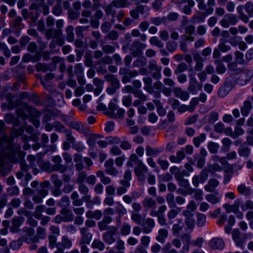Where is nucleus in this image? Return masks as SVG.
Returning <instances> with one entry per match:
<instances>
[{
	"label": "nucleus",
	"instance_id": "obj_1",
	"mask_svg": "<svg viewBox=\"0 0 253 253\" xmlns=\"http://www.w3.org/2000/svg\"><path fill=\"white\" fill-rule=\"evenodd\" d=\"M9 147L10 148V151L7 155V157L14 162L17 161L18 159L21 160L25 156V153L21 151L19 146H15L11 148L10 145Z\"/></svg>",
	"mask_w": 253,
	"mask_h": 253
},
{
	"label": "nucleus",
	"instance_id": "obj_2",
	"mask_svg": "<svg viewBox=\"0 0 253 253\" xmlns=\"http://www.w3.org/2000/svg\"><path fill=\"white\" fill-rule=\"evenodd\" d=\"M124 93L132 92L135 97L138 98L140 100H135L133 103V105L137 106L140 104V101H144L147 99L146 96L142 93V91L139 90L134 91L133 87L131 86H126L123 90Z\"/></svg>",
	"mask_w": 253,
	"mask_h": 253
},
{
	"label": "nucleus",
	"instance_id": "obj_3",
	"mask_svg": "<svg viewBox=\"0 0 253 253\" xmlns=\"http://www.w3.org/2000/svg\"><path fill=\"white\" fill-rule=\"evenodd\" d=\"M134 171L137 177L138 180L142 183L145 181L146 178L144 173H147L148 171V169L142 162H139V164L136 165Z\"/></svg>",
	"mask_w": 253,
	"mask_h": 253
},
{
	"label": "nucleus",
	"instance_id": "obj_4",
	"mask_svg": "<svg viewBox=\"0 0 253 253\" xmlns=\"http://www.w3.org/2000/svg\"><path fill=\"white\" fill-rule=\"evenodd\" d=\"M196 1L198 2V8L200 9L205 10V17L213 13L214 11L213 6L215 4L214 0H208V4L209 6V7L207 8H206L204 0H196Z\"/></svg>",
	"mask_w": 253,
	"mask_h": 253
},
{
	"label": "nucleus",
	"instance_id": "obj_5",
	"mask_svg": "<svg viewBox=\"0 0 253 253\" xmlns=\"http://www.w3.org/2000/svg\"><path fill=\"white\" fill-rule=\"evenodd\" d=\"M237 22L238 20L236 15L232 14H228L223 17L220 23L222 27L227 28L230 25H236Z\"/></svg>",
	"mask_w": 253,
	"mask_h": 253
},
{
	"label": "nucleus",
	"instance_id": "obj_6",
	"mask_svg": "<svg viewBox=\"0 0 253 253\" xmlns=\"http://www.w3.org/2000/svg\"><path fill=\"white\" fill-rule=\"evenodd\" d=\"M56 25L58 30L55 32L53 38L55 40L57 44L61 46L64 43V40L61 35L60 29L63 27L64 21L62 19L57 20L56 22Z\"/></svg>",
	"mask_w": 253,
	"mask_h": 253
},
{
	"label": "nucleus",
	"instance_id": "obj_7",
	"mask_svg": "<svg viewBox=\"0 0 253 253\" xmlns=\"http://www.w3.org/2000/svg\"><path fill=\"white\" fill-rule=\"evenodd\" d=\"M72 246L71 241L68 238L67 236H63L62 241L56 244V247L57 250L56 253H64L63 250L64 249H69Z\"/></svg>",
	"mask_w": 253,
	"mask_h": 253
},
{
	"label": "nucleus",
	"instance_id": "obj_8",
	"mask_svg": "<svg viewBox=\"0 0 253 253\" xmlns=\"http://www.w3.org/2000/svg\"><path fill=\"white\" fill-rule=\"evenodd\" d=\"M23 231L25 235L23 236L24 240L28 243L31 244L38 242V239L37 236L34 235L35 231L32 228L25 227Z\"/></svg>",
	"mask_w": 253,
	"mask_h": 253
},
{
	"label": "nucleus",
	"instance_id": "obj_9",
	"mask_svg": "<svg viewBox=\"0 0 253 253\" xmlns=\"http://www.w3.org/2000/svg\"><path fill=\"white\" fill-rule=\"evenodd\" d=\"M181 4L179 5L180 10L184 14L189 15L191 13V8L195 3L192 0H180Z\"/></svg>",
	"mask_w": 253,
	"mask_h": 253
},
{
	"label": "nucleus",
	"instance_id": "obj_10",
	"mask_svg": "<svg viewBox=\"0 0 253 253\" xmlns=\"http://www.w3.org/2000/svg\"><path fill=\"white\" fill-rule=\"evenodd\" d=\"M70 126L84 135H88L90 132V129L81 122L73 121L70 123Z\"/></svg>",
	"mask_w": 253,
	"mask_h": 253
},
{
	"label": "nucleus",
	"instance_id": "obj_11",
	"mask_svg": "<svg viewBox=\"0 0 253 253\" xmlns=\"http://www.w3.org/2000/svg\"><path fill=\"white\" fill-rule=\"evenodd\" d=\"M82 238L79 241V245L89 244L92 237V234L88 232L86 227H82L80 229Z\"/></svg>",
	"mask_w": 253,
	"mask_h": 253
},
{
	"label": "nucleus",
	"instance_id": "obj_12",
	"mask_svg": "<svg viewBox=\"0 0 253 253\" xmlns=\"http://www.w3.org/2000/svg\"><path fill=\"white\" fill-rule=\"evenodd\" d=\"M120 74L124 75L122 78V82L124 84H126L129 80L138 75V73L136 70L130 71L126 70V69H122L120 70Z\"/></svg>",
	"mask_w": 253,
	"mask_h": 253
},
{
	"label": "nucleus",
	"instance_id": "obj_13",
	"mask_svg": "<svg viewBox=\"0 0 253 253\" xmlns=\"http://www.w3.org/2000/svg\"><path fill=\"white\" fill-rule=\"evenodd\" d=\"M106 173L116 176L118 173V169L114 167V160L112 159H109L107 160L104 164Z\"/></svg>",
	"mask_w": 253,
	"mask_h": 253
},
{
	"label": "nucleus",
	"instance_id": "obj_14",
	"mask_svg": "<svg viewBox=\"0 0 253 253\" xmlns=\"http://www.w3.org/2000/svg\"><path fill=\"white\" fill-rule=\"evenodd\" d=\"M232 235L233 239L236 243V245L241 248L243 249L245 243V239H242L240 237V232L239 230L238 229H234L232 231Z\"/></svg>",
	"mask_w": 253,
	"mask_h": 253
},
{
	"label": "nucleus",
	"instance_id": "obj_15",
	"mask_svg": "<svg viewBox=\"0 0 253 253\" xmlns=\"http://www.w3.org/2000/svg\"><path fill=\"white\" fill-rule=\"evenodd\" d=\"M197 205L194 200H191L186 206V209L182 212L184 216L194 215V211L197 209Z\"/></svg>",
	"mask_w": 253,
	"mask_h": 253
},
{
	"label": "nucleus",
	"instance_id": "obj_16",
	"mask_svg": "<svg viewBox=\"0 0 253 253\" xmlns=\"http://www.w3.org/2000/svg\"><path fill=\"white\" fill-rule=\"evenodd\" d=\"M14 98L10 94H7L6 96V103L3 104L2 106L3 109H7L8 110L13 109L15 107H17L18 106V103L17 101L16 102H13Z\"/></svg>",
	"mask_w": 253,
	"mask_h": 253
},
{
	"label": "nucleus",
	"instance_id": "obj_17",
	"mask_svg": "<svg viewBox=\"0 0 253 253\" xmlns=\"http://www.w3.org/2000/svg\"><path fill=\"white\" fill-rule=\"evenodd\" d=\"M210 247L214 250H222L225 246L223 240L221 238H213L210 242Z\"/></svg>",
	"mask_w": 253,
	"mask_h": 253
},
{
	"label": "nucleus",
	"instance_id": "obj_18",
	"mask_svg": "<svg viewBox=\"0 0 253 253\" xmlns=\"http://www.w3.org/2000/svg\"><path fill=\"white\" fill-rule=\"evenodd\" d=\"M146 47V45L139 42L133 43L132 45V54L134 56L142 55V50Z\"/></svg>",
	"mask_w": 253,
	"mask_h": 253
},
{
	"label": "nucleus",
	"instance_id": "obj_19",
	"mask_svg": "<svg viewBox=\"0 0 253 253\" xmlns=\"http://www.w3.org/2000/svg\"><path fill=\"white\" fill-rule=\"evenodd\" d=\"M24 219L22 217H17L14 218L12 221V226L10 227V231L12 233H16L19 231V227L23 222Z\"/></svg>",
	"mask_w": 253,
	"mask_h": 253
},
{
	"label": "nucleus",
	"instance_id": "obj_20",
	"mask_svg": "<svg viewBox=\"0 0 253 253\" xmlns=\"http://www.w3.org/2000/svg\"><path fill=\"white\" fill-rule=\"evenodd\" d=\"M169 235L168 231L164 228H161L158 230V235L157 236L156 239L159 243L164 244L166 239L168 238Z\"/></svg>",
	"mask_w": 253,
	"mask_h": 253
},
{
	"label": "nucleus",
	"instance_id": "obj_21",
	"mask_svg": "<svg viewBox=\"0 0 253 253\" xmlns=\"http://www.w3.org/2000/svg\"><path fill=\"white\" fill-rule=\"evenodd\" d=\"M64 218V222L72 221L74 219V214L67 208H63L60 211Z\"/></svg>",
	"mask_w": 253,
	"mask_h": 253
},
{
	"label": "nucleus",
	"instance_id": "obj_22",
	"mask_svg": "<svg viewBox=\"0 0 253 253\" xmlns=\"http://www.w3.org/2000/svg\"><path fill=\"white\" fill-rule=\"evenodd\" d=\"M219 185V181L215 179H211L209 180L207 184H206L204 189L209 192H213L215 187Z\"/></svg>",
	"mask_w": 253,
	"mask_h": 253
},
{
	"label": "nucleus",
	"instance_id": "obj_23",
	"mask_svg": "<svg viewBox=\"0 0 253 253\" xmlns=\"http://www.w3.org/2000/svg\"><path fill=\"white\" fill-rule=\"evenodd\" d=\"M149 67L151 70H154L155 71V73L153 75L154 78L159 79L160 78V72L161 70V68L157 66L156 62L155 61H151L149 63Z\"/></svg>",
	"mask_w": 253,
	"mask_h": 253
},
{
	"label": "nucleus",
	"instance_id": "obj_24",
	"mask_svg": "<svg viewBox=\"0 0 253 253\" xmlns=\"http://www.w3.org/2000/svg\"><path fill=\"white\" fill-rule=\"evenodd\" d=\"M238 192L245 196H249L252 193V189L251 187H247L244 184H241L239 185L237 188Z\"/></svg>",
	"mask_w": 253,
	"mask_h": 253
},
{
	"label": "nucleus",
	"instance_id": "obj_25",
	"mask_svg": "<svg viewBox=\"0 0 253 253\" xmlns=\"http://www.w3.org/2000/svg\"><path fill=\"white\" fill-rule=\"evenodd\" d=\"M185 31L186 35L183 36L182 38L186 41L192 42L194 38L192 35L195 31V27L193 26H189L186 28Z\"/></svg>",
	"mask_w": 253,
	"mask_h": 253
},
{
	"label": "nucleus",
	"instance_id": "obj_26",
	"mask_svg": "<svg viewBox=\"0 0 253 253\" xmlns=\"http://www.w3.org/2000/svg\"><path fill=\"white\" fill-rule=\"evenodd\" d=\"M145 223L148 227H145L143 228V232L146 234L150 233L152 229L155 226V222L154 220L151 218H147L145 220Z\"/></svg>",
	"mask_w": 253,
	"mask_h": 253
},
{
	"label": "nucleus",
	"instance_id": "obj_27",
	"mask_svg": "<svg viewBox=\"0 0 253 253\" xmlns=\"http://www.w3.org/2000/svg\"><path fill=\"white\" fill-rule=\"evenodd\" d=\"M239 205L240 201L236 200L233 205H231L228 204H225L223 205V207L226 210L227 213H230L231 212H234L235 211H237Z\"/></svg>",
	"mask_w": 253,
	"mask_h": 253
},
{
	"label": "nucleus",
	"instance_id": "obj_28",
	"mask_svg": "<svg viewBox=\"0 0 253 253\" xmlns=\"http://www.w3.org/2000/svg\"><path fill=\"white\" fill-rule=\"evenodd\" d=\"M125 112H104L105 115L113 119H123Z\"/></svg>",
	"mask_w": 253,
	"mask_h": 253
},
{
	"label": "nucleus",
	"instance_id": "obj_29",
	"mask_svg": "<svg viewBox=\"0 0 253 253\" xmlns=\"http://www.w3.org/2000/svg\"><path fill=\"white\" fill-rule=\"evenodd\" d=\"M143 207L149 209L156 206V202L152 198L146 197L142 202Z\"/></svg>",
	"mask_w": 253,
	"mask_h": 253
},
{
	"label": "nucleus",
	"instance_id": "obj_30",
	"mask_svg": "<svg viewBox=\"0 0 253 253\" xmlns=\"http://www.w3.org/2000/svg\"><path fill=\"white\" fill-rule=\"evenodd\" d=\"M170 172L174 175L176 180L184 176V171H182L179 168L173 166L169 169Z\"/></svg>",
	"mask_w": 253,
	"mask_h": 253
},
{
	"label": "nucleus",
	"instance_id": "obj_31",
	"mask_svg": "<svg viewBox=\"0 0 253 253\" xmlns=\"http://www.w3.org/2000/svg\"><path fill=\"white\" fill-rule=\"evenodd\" d=\"M91 247L92 249H98L99 251H103L105 245L103 242L98 239H94L92 241Z\"/></svg>",
	"mask_w": 253,
	"mask_h": 253
},
{
	"label": "nucleus",
	"instance_id": "obj_32",
	"mask_svg": "<svg viewBox=\"0 0 253 253\" xmlns=\"http://www.w3.org/2000/svg\"><path fill=\"white\" fill-rule=\"evenodd\" d=\"M52 61L55 64L59 63V69L61 73H64L66 70V66L65 64V59L58 56L52 58Z\"/></svg>",
	"mask_w": 253,
	"mask_h": 253
},
{
	"label": "nucleus",
	"instance_id": "obj_33",
	"mask_svg": "<svg viewBox=\"0 0 253 253\" xmlns=\"http://www.w3.org/2000/svg\"><path fill=\"white\" fill-rule=\"evenodd\" d=\"M88 136L87 139V143L90 147H93L95 144V141L97 139L101 138V135L97 134H92L91 132L89 133L88 135H85Z\"/></svg>",
	"mask_w": 253,
	"mask_h": 253
},
{
	"label": "nucleus",
	"instance_id": "obj_34",
	"mask_svg": "<svg viewBox=\"0 0 253 253\" xmlns=\"http://www.w3.org/2000/svg\"><path fill=\"white\" fill-rule=\"evenodd\" d=\"M250 149L245 144H243L240 146L238 149V153L241 157H248L250 154Z\"/></svg>",
	"mask_w": 253,
	"mask_h": 253
},
{
	"label": "nucleus",
	"instance_id": "obj_35",
	"mask_svg": "<svg viewBox=\"0 0 253 253\" xmlns=\"http://www.w3.org/2000/svg\"><path fill=\"white\" fill-rule=\"evenodd\" d=\"M130 225L126 222H123L120 229L121 235H122V236L128 235L130 233Z\"/></svg>",
	"mask_w": 253,
	"mask_h": 253
},
{
	"label": "nucleus",
	"instance_id": "obj_36",
	"mask_svg": "<svg viewBox=\"0 0 253 253\" xmlns=\"http://www.w3.org/2000/svg\"><path fill=\"white\" fill-rule=\"evenodd\" d=\"M115 204V213L116 212L120 216L125 215L127 212V210L124 206L119 202H117Z\"/></svg>",
	"mask_w": 253,
	"mask_h": 253
},
{
	"label": "nucleus",
	"instance_id": "obj_37",
	"mask_svg": "<svg viewBox=\"0 0 253 253\" xmlns=\"http://www.w3.org/2000/svg\"><path fill=\"white\" fill-rule=\"evenodd\" d=\"M175 94L177 97L180 98L183 101H186L189 98V94L187 92L183 91L179 88L175 89Z\"/></svg>",
	"mask_w": 253,
	"mask_h": 253
},
{
	"label": "nucleus",
	"instance_id": "obj_38",
	"mask_svg": "<svg viewBox=\"0 0 253 253\" xmlns=\"http://www.w3.org/2000/svg\"><path fill=\"white\" fill-rule=\"evenodd\" d=\"M96 175L100 178V181L105 185L109 184L111 182V178L106 176L101 170L97 171Z\"/></svg>",
	"mask_w": 253,
	"mask_h": 253
},
{
	"label": "nucleus",
	"instance_id": "obj_39",
	"mask_svg": "<svg viewBox=\"0 0 253 253\" xmlns=\"http://www.w3.org/2000/svg\"><path fill=\"white\" fill-rule=\"evenodd\" d=\"M143 82L145 84V86L144 87V89L150 94H153V91L151 87V84L152 82L151 78L149 77H145L143 78Z\"/></svg>",
	"mask_w": 253,
	"mask_h": 253
},
{
	"label": "nucleus",
	"instance_id": "obj_40",
	"mask_svg": "<svg viewBox=\"0 0 253 253\" xmlns=\"http://www.w3.org/2000/svg\"><path fill=\"white\" fill-rule=\"evenodd\" d=\"M207 147L210 153L214 154L217 153L219 145L217 143L211 141L208 143Z\"/></svg>",
	"mask_w": 253,
	"mask_h": 253
},
{
	"label": "nucleus",
	"instance_id": "obj_41",
	"mask_svg": "<svg viewBox=\"0 0 253 253\" xmlns=\"http://www.w3.org/2000/svg\"><path fill=\"white\" fill-rule=\"evenodd\" d=\"M208 169L211 173H214L216 171H220L223 168L217 163H214L208 166Z\"/></svg>",
	"mask_w": 253,
	"mask_h": 253
},
{
	"label": "nucleus",
	"instance_id": "obj_42",
	"mask_svg": "<svg viewBox=\"0 0 253 253\" xmlns=\"http://www.w3.org/2000/svg\"><path fill=\"white\" fill-rule=\"evenodd\" d=\"M40 56L39 54H37L36 56L33 57L29 54H25L22 58V61L25 63L32 61L33 62H36L40 59Z\"/></svg>",
	"mask_w": 253,
	"mask_h": 253
},
{
	"label": "nucleus",
	"instance_id": "obj_43",
	"mask_svg": "<svg viewBox=\"0 0 253 253\" xmlns=\"http://www.w3.org/2000/svg\"><path fill=\"white\" fill-rule=\"evenodd\" d=\"M206 200L212 205H215L220 201V198L216 195L212 194H209L206 196Z\"/></svg>",
	"mask_w": 253,
	"mask_h": 253
},
{
	"label": "nucleus",
	"instance_id": "obj_44",
	"mask_svg": "<svg viewBox=\"0 0 253 253\" xmlns=\"http://www.w3.org/2000/svg\"><path fill=\"white\" fill-rule=\"evenodd\" d=\"M70 201L68 196H64L58 201L57 206L63 208H67L70 205Z\"/></svg>",
	"mask_w": 253,
	"mask_h": 253
},
{
	"label": "nucleus",
	"instance_id": "obj_45",
	"mask_svg": "<svg viewBox=\"0 0 253 253\" xmlns=\"http://www.w3.org/2000/svg\"><path fill=\"white\" fill-rule=\"evenodd\" d=\"M206 222V216L201 213L197 214V225L199 227H203Z\"/></svg>",
	"mask_w": 253,
	"mask_h": 253
},
{
	"label": "nucleus",
	"instance_id": "obj_46",
	"mask_svg": "<svg viewBox=\"0 0 253 253\" xmlns=\"http://www.w3.org/2000/svg\"><path fill=\"white\" fill-rule=\"evenodd\" d=\"M183 225L175 223L172 227V233L174 236L177 237L180 235V232L183 229Z\"/></svg>",
	"mask_w": 253,
	"mask_h": 253
},
{
	"label": "nucleus",
	"instance_id": "obj_47",
	"mask_svg": "<svg viewBox=\"0 0 253 253\" xmlns=\"http://www.w3.org/2000/svg\"><path fill=\"white\" fill-rule=\"evenodd\" d=\"M224 172L223 181L224 184H226L229 183L233 175V171L232 169L228 170L226 169Z\"/></svg>",
	"mask_w": 253,
	"mask_h": 253
},
{
	"label": "nucleus",
	"instance_id": "obj_48",
	"mask_svg": "<svg viewBox=\"0 0 253 253\" xmlns=\"http://www.w3.org/2000/svg\"><path fill=\"white\" fill-rule=\"evenodd\" d=\"M118 104L119 101L117 99H112L109 104L110 111H124V110L119 108Z\"/></svg>",
	"mask_w": 253,
	"mask_h": 253
},
{
	"label": "nucleus",
	"instance_id": "obj_49",
	"mask_svg": "<svg viewBox=\"0 0 253 253\" xmlns=\"http://www.w3.org/2000/svg\"><path fill=\"white\" fill-rule=\"evenodd\" d=\"M102 238L103 241L109 245L113 244L116 241V239L114 236L105 233L103 234Z\"/></svg>",
	"mask_w": 253,
	"mask_h": 253
},
{
	"label": "nucleus",
	"instance_id": "obj_50",
	"mask_svg": "<svg viewBox=\"0 0 253 253\" xmlns=\"http://www.w3.org/2000/svg\"><path fill=\"white\" fill-rule=\"evenodd\" d=\"M67 40L69 42H72L74 39V28L72 26H69L66 28Z\"/></svg>",
	"mask_w": 253,
	"mask_h": 253
},
{
	"label": "nucleus",
	"instance_id": "obj_51",
	"mask_svg": "<svg viewBox=\"0 0 253 253\" xmlns=\"http://www.w3.org/2000/svg\"><path fill=\"white\" fill-rule=\"evenodd\" d=\"M221 142L223 144V146L221 148L222 151L224 152L228 151L232 144L231 140L228 138H224L221 140Z\"/></svg>",
	"mask_w": 253,
	"mask_h": 253
},
{
	"label": "nucleus",
	"instance_id": "obj_52",
	"mask_svg": "<svg viewBox=\"0 0 253 253\" xmlns=\"http://www.w3.org/2000/svg\"><path fill=\"white\" fill-rule=\"evenodd\" d=\"M146 155L148 156H157L161 152V150L157 148H153L147 146L146 148Z\"/></svg>",
	"mask_w": 253,
	"mask_h": 253
},
{
	"label": "nucleus",
	"instance_id": "obj_53",
	"mask_svg": "<svg viewBox=\"0 0 253 253\" xmlns=\"http://www.w3.org/2000/svg\"><path fill=\"white\" fill-rule=\"evenodd\" d=\"M67 167L61 164H55L52 166V169L54 171H59L63 173L66 171Z\"/></svg>",
	"mask_w": 253,
	"mask_h": 253
},
{
	"label": "nucleus",
	"instance_id": "obj_54",
	"mask_svg": "<svg viewBox=\"0 0 253 253\" xmlns=\"http://www.w3.org/2000/svg\"><path fill=\"white\" fill-rule=\"evenodd\" d=\"M237 11L239 14V17L245 23H247L248 17L243 12V6L239 5L237 8Z\"/></svg>",
	"mask_w": 253,
	"mask_h": 253
},
{
	"label": "nucleus",
	"instance_id": "obj_55",
	"mask_svg": "<svg viewBox=\"0 0 253 253\" xmlns=\"http://www.w3.org/2000/svg\"><path fill=\"white\" fill-rule=\"evenodd\" d=\"M186 217L185 219V223L188 227L190 229H192L195 224V221L194 218V215H191L188 216H185Z\"/></svg>",
	"mask_w": 253,
	"mask_h": 253
},
{
	"label": "nucleus",
	"instance_id": "obj_56",
	"mask_svg": "<svg viewBox=\"0 0 253 253\" xmlns=\"http://www.w3.org/2000/svg\"><path fill=\"white\" fill-rule=\"evenodd\" d=\"M112 4L117 7H125L129 3L126 0H114Z\"/></svg>",
	"mask_w": 253,
	"mask_h": 253
},
{
	"label": "nucleus",
	"instance_id": "obj_57",
	"mask_svg": "<svg viewBox=\"0 0 253 253\" xmlns=\"http://www.w3.org/2000/svg\"><path fill=\"white\" fill-rule=\"evenodd\" d=\"M171 242H168L164 246L163 250L165 253H178V252L175 249L172 248Z\"/></svg>",
	"mask_w": 253,
	"mask_h": 253
},
{
	"label": "nucleus",
	"instance_id": "obj_58",
	"mask_svg": "<svg viewBox=\"0 0 253 253\" xmlns=\"http://www.w3.org/2000/svg\"><path fill=\"white\" fill-rule=\"evenodd\" d=\"M166 200L169 207H175V201L174 195L172 193H168L166 196Z\"/></svg>",
	"mask_w": 253,
	"mask_h": 253
},
{
	"label": "nucleus",
	"instance_id": "obj_59",
	"mask_svg": "<svg viewBox=\"0 0 253 253\" xmlns=\"http://www.w3.org/2000/svg\"><path fill=\"white\" fill-rule=\"evenodd\" d=\"M131 219L137 224H141L142 222L141 215L137 212H131Z\"/></svg>",
	"mask_w": 253,
	"mask_h": 253
},
{
	"label": "nucleus",
	"instance_id": "obj_60",
	"mask_svg": "<svg viewBox=\"0 0 253 253\" xmlns=\"http://www.w3.org/2000/svg\"><path fill=\"white\" fill-rule=\"evenodd\" d=\"M147 63V59L144 57H141L135 60L133 63L134 67H139L144 65Z\"/></svg>",
	"mask_w": 253,
	"mask_h": 253
},
{
	"label": "nucleus",
	"instance_id": "obj_61",
	"mask_svg": "<svg viewBox=\"0 0 253 253\" xmlns=\"http://www.w3.org/2000/svg\"><path fill=\"white\" fill-rule=\"evenodd\" d=\"M209 169H206L202 170L200 175H199L200 178V183H203L208 179L209 176Z\"/></svg>",
	"mask_w": 253,
	"mask_h": 253
},
{
	"label": "nucleus",
	"instance_id": "obj_62",
	"mask_svg": "<svg viewBox=\"0 0 253 253\" xmlns=\"http://www.w3.org/2000/svg\"><path fill=\"white\" fill-rule=\"evenodd\" d=\"M150 43L151 45H155L160 48L164 46V43L156 36L152 37L150 39Z\"/></svg>",
	"mask_w": 253,
	"mask_h": 253
},
{
	"label": "nucleus",
	"instance_id": "obj_63",
	"mask_svg": "<svg viewBox=\"0 0 253 253\" xmlns=\"http://www.w3.org/2000/svg\"><path fill=\"white\" fill-rule=\"evenodd\" d=\"M193 194V198L195 200L200 201L203 200V191L202 190L200 189H195Z\"/></svg>",
	"mask_w": 253,
	"mask_h": 253
},
{
	"label": "nucleus",
	"instance_id": "obj_64",
	"mask_svg": "<svg viewBox=\"0 0 253 253\" xmlns=\"http://www.w3.org/2000/svg\"><path fill=\"white\" fill-rule=\"evenodd\" d=\"M235 62L237 64H242L244 63V54L243 53L237 51L235 52Z\"/></svg>",
	"mask_w": 253,
	"mask_h": 253
}]
</instances>
